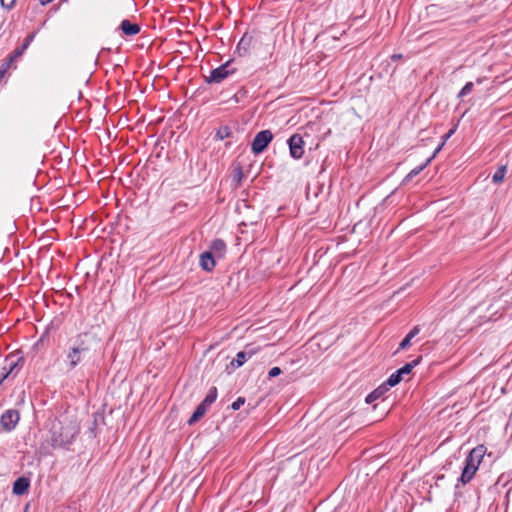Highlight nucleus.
Wrapping results in <instances>:
<instances>
[{
    "label": "nucleus",
    "mask_w": 512,
    "mask_h": 512,
    "mask_svg": "<svg viewBox=\"0 0 512 512\" xmlns=\"http://www.w3.org/2000/svg\"><path fill=\"white\" fill-rule=\"evenodd\" d=\"M290 155L294 159L302 158L304 154V140L301 135L293 134L287 141Z\"/></svg>",
    "instance_id": "6"
},
{
    "label": "nucleus",
    "mask_w": 512,
    "mask_h": 512,
    "mask_svg": "<svg viewBox=\"0 0 512 512\" xmlns=\"http://www.w3.org/2000/svg\"><path fill=\"white\" fill-rule=\"evenodd\" d=\"M434 158H435L434 155H431L429 158H427V160L422 165H419V166L415 167L414 169H412L408 173V175L405 177V181H408V180L412 179L413 177L417 176L421 171H423L430 164V162Z\"/></svg>",
    "instance_id": "17"
},
{
    "label": "nucleus",
    "mask_w": 512,
    "mask_h": 512,
    "mask_svg": "<svg viewBox=\"0 0 512 512\" xmlns=\"http://www.w3.org/2000/svg\"><path fill=\"white\" fill-rule=\"evenodd\" d=\"M258 349L252 346H246L243 350V353L246 354L247 359H250L253 355L257 353Z\"/></svg>",
    "instance_id": "28"
},
{
    "label": "nucleus",
    "mask_w": 512,
    "mask_h": 512,
    "mask_svg": "<svg viewBox=\"0 0 512 512\" xmlns=\"http://www.w3.org/2000/svg\"><path fill=\"white\" fill-rule=\"evenodd\" d=\"M472 88H473V83L467 82L464 85V87L461 89V91L459 92V97H464V96L468 95L472 91Z\"/></svg>",
    "instance_id": "27"
},
{
    "label": "nucleus",
    "mask_w": 512,
    "mask_h": 512,
    "mask_svg": "<svg viewBox=\"0 0 512 512\" xmlns=\"http://www.w3.org/2000/svg\"><path fill=\"white\" fill-rule=\"evenodd\" d=\"M84 335H78L73 345L68 349L66 358L68 367L73 370L82 361V355L89 351V347L86 345Z\"/></svg>",
    "instance_id": "1"
},
{
    "label": "nucleus",
    "mask_w": 512,
    "mask_h": 512,
    "mask_svg": "<svg viewBox=\"0 0 512 512\" xmlns=\"http://www.w3.org/2000/svg\"><path fill=\"white\" fill-rule=\"evenodd\" d=\"M388 391V389L386 388V385L382 384L380 385L378 388H376L375 390H373L371 393H369L367 396H366V399L365 401L370 404L372 402H374L375 400L383 397V395Z\"/></svg>",
    "instance_id": "15"
},
{
    "label": "nucleus",
    "mask_w": 512,
    "mask_h": 512,
    "mask_svg": "<svg viewBox=\"0 0 512 512\" xmlns=\"http://www.w3.org/2000/svg\"><path fill=\"white\" fill-rule=\"evenodd\" d=\"M245 403V399L243 397H238L232 404L231 408L233 410H239L240 407Z\"/></svg>",
    "instance_id": "29"
},
{
    "label": "nucleus",
    "mask_w": 512,
    "mask_h": 512,
    "mask_svg": "<svg viewBox=\"0 0 512 512\" xmlns=\"http://www.w3.org/2000/svg\"><path fill=\"white\" fill-rule=\"evenodd\" d=\"M217 395V388L211 387L202 402L210 407L216 401Z\"/></svg>",
    "instance_id": "19"
},
{
    "label": "nucleus",
    "mask_w": 512,
    "mask_h": 512,
    "mask_svg": "<svg viewBox=\"0 0 512 512\" xmlns=\"http://www.w3.org/2000/svg\"><path fill=\"white\" fill-rule=\"evenodd\" d=\"M454 132H455V128L450 129L445 135H443L442 142L438 145V147L435 149L434 153L432 154V155H434V157L441 151V149L445 145L446 141L454 134Z\"/></svg>",
    "instance_id": "24"
},
{
    "label": "nucleus",
    "mask_w": 512,
    "mask_h": 512,
    "mask_svg": "<svg viewBox=\"0 0 512 512\" xmlns=\"http://www.w3.org/2000/svg\"><path fill=\"white\" fill-rule=\"evenodd\" d=\"M420 332L419 326H414L399 344V349L404 350L410 346L411 340Z\"/></svg>",
    "instance_id": "14"
},
{
    "label": "nucleus",
    "mask_w": 512,
    "mask_h": 512,
    "mask_svg": "<svg viewBox=\"0 0 512 512\" xmlns=\"http://www.w3.org/2000/svg\"><path fill=\"white\" fill-rule=\"evenodd\" d=\"M280 374H281V369L279 367H273L268 372V375L270 378L276 377Z\"/></svg>",
    "instance_id": "31"
},
{
    "label": "nucleus",
    "mask_w": 512,
    "mask_h": 512,
    "mask_svg": "<svg viewBox=\"0 0 512 512\" xmlns=\"http://www.w3.org/2000/svg\"><path fill=\"white\" fill-rule=\"evenodd\" d=\"M230 63V61H227L219 67L211 70L209 76L206 77V82L209 84L221 83L229 75L233 74L235 69H230Z\"/></svg>",
    "instance_id": "3"
},
{
    "label": "nucleus",
    "mask_w": 512,
    "mask_h": 512,
    "mask_svg": "<svg viewBox=\"0 0 512 512\" xmlns=\"http://www.w3.org/2000/svg\"><path fill=\"white\" fill-rule=\"evenodd\" d=\"M401 58H402V54H393L391 56V59L394 60V61L399 60Z\"/></svg>",
    "instance_id": "33"
},
{
    "label": "nucleus",
    "mask_w": 512,
    "mask_h": 512,
    "mask_svg": "<svg viewBox=\"0 0 512 512\" xmlns=\"http://www.w3.org/2000/svg\"><path fill=\"white\" fill-rule=\"evenodd\" d=\"M4 75H5V73H3V70H0V82L2 81Z\"/></svg>",
    "instance_id": "35"
},
{
    "label": "nucleus",
    "mask_w": 512,
    "mask_h": 512,
    "mask_svg": "<svg viewBox=\"0 0 512 512\" xmlns=\"http://www.w3.org/2000/svg\"><path fill=\"white\" fill-rule=\"evenodd\" d=\"M120 29L125 35L133 36L140 32V26L125 19L120 24Z\"/></svg>",
    "instance_id": "11"
},
{
    "label": "nucleus",
    "mask_w": 512,
    "mask_h": 512,
    "mask_svg": "<svg viewBox=\"0 0 512 512\" xmlns=\"http://www.w3.org/2000/svg\"><path fill=\"white\" fill-rule=\"evenodd\" d=\"M20 58L19 56H15V52L13 51L4 61L3 63L0 65V70H3V73H6L7 70L10 68V66L12 65V63L16 60Z\"/></svg>",
    "instance_id": "21"
},
{
    "label": "nucleus",
    "mask_w": 512,
    "mask_h": 512,
    "mask_svg": "<svg viewBox=\"0 0 512 512\" xmlns=\"http://www.w3.org/2000/svg\"><path fill=\"white\" fill-rule=\"evenodd\" d=\"M208 408H209L208 405H206L203 402H201L196 407L195 411L193 412V414L189 418L188 424L192 425V424L196 423L198 420H200V418H202L205 415V413L207 412Z\"/></svg>",
    "instance_id": "13"
},
{
    "label": "nucleus",
    "mask_w": 512,
    "mask_h": 512,
    "mask_svg": "<svg viewBox=\"0 0 512 512\" xmlns=\"http://www.w3.org/2000/svg\"><path fill=\"white\" fill-rule=\"evenodd\" d=\"M30 482L27 478L20 477L13 484V493L16 495H23L27 492Z\"/></svg>",
    "instance_id": "12"
},
{
    "label": "nucleus",
    "mask_w": 512,
    "mask_h": 512,
    "mask_svg": "<svg viewBox=\"0 0 512 512\" xmlns=\"http://www.w3.org/2000/svg\"><path fill=\"white\" fill-rule=\"evenodd\" d=\"M35 36H36V32H33V33L29 34V35L25 38V40H24L23 44H22L20 47H17V48L14 50V52H15V56H19V57H21V56L24 54V52L28 49V47L30 46V44L33 42V40H34Z\"/></svg>",
    "instance_id": "16"
},
{
    "label": "nucleus",
    "mask_w": 512,
    "mask_h": 512,
    "mask_svg": "<svg viewBox=\"0 0 512 512\" xmlns=\"http://www.w3.org/2000/svg\"><path fill=\"white\" fill-rule=\"evenodd\" d=\"M231 135V130L228 126H222L216 131V138L223 140Z\"/></svg>",
    "instance_id": "25"
},
{
    "label": "nucleus",
    "mask_w": 512,
    "mask_h": 512,
    "mask_svg": "<svg viewBox=\"0 0 512 512\" xmlns=\"http://www.w3.org/2000/svg\"><path fill=\"white\" fill-rule=\"evenodd\" d=\"M421 359H422L421 356L417 357L413 361L406 363L403 367L398 369L396 372L399 373V375L401 377H403V375H407V374L411 373L412 369L414 367H416L421 362Z\"/></svg>",
    "instance_id": "18"
},
{
    "label": "nucleus",
    "mask_w": 512,
    "mask_h": 512,
    "mask_svg": "<svg viewBox=\"0 0 512 512\" xmlns=\"http://www.w3.org/2000/svg\"><path fill=\"white\" fill-rule=\"evenodd\" d=\"M6 379L0 374V385L5 381Z\"/></svg>",
    "instance_id": "36"
},
{
    "label": "nucleus",
    "mask_w": 512,
    "mask_h": 512,
    "mask_svg": "<svg viewBox=\"0 0 512 512\" xmlns=\"http://www.w3.org/2000/svg\"><path fill=\"white\" fill-rule=\"evenodd\" d=\"M10 0H7V2H9Z\"/></svg>",
    "instance_id": "37"
},
{
    "label": "nucleus",
    "mask_w": 512,
    "mask_h": 512,
    "mask_svg": "<svg viewBox=\"0 0 512 512\" xmlns=\"http://www.w3.org/2000/svg\"><path fill=\"white\" fill-rule=\"evenodd\" d=\"M16 0H0L1 6L4 9L11 10L15 5Z\"/></svg>",
    "instance_id": "30"
},
{
    "label": "nucleus",
    "mask_w": 512,
    "mask_h": 512,
    "mask_svg": "<svg viewBox=\"0 0 512 512\" xmlns=\"http://www.w3.org/2000/svg\"><path fill=\"white\" fill-rule=\"evenodd\" d=\"M23 365L22 357L15 355H8L5 359V364L0 371V374L7 379L10 375L15 376Z\"/></svg>",
    "instance_id": "4"
},
{
    "label": "nucleus",
    "mask_w": 512,
    "mask_h": 512,
    "mask_svg": "<svg viewBox=\"0 0 512 512\" xmlns=\"http://www.w3.org/2000/svg\"><path fill=\"white\" fill-rule=\"evenodd\" d=\"M52 0H40L42 5L50 3Z\"/></svg>",
    "instance_id": "34"
},
{
    "label": "nucleus",
    "mask_w": 512,
    "mask_h": 512,
    "mask_svg": "<svg viewBox=\"0 0 512 512\" xmlns=\"http://www.w3.org/2000/svg\"><path fill=\"white\" fill-rule=\"evenodd\" d=\"M272 139L273 134L270 130H262L258 132L251 143L252 152L254 154L262 153L267 148Z\"/></svg>",
    "instance_id": "2"
},
{
    "label": "nucleus",
    "mask_w": 512,
    "mask_h": 512,
    "mask_svg": "<svg viewBox=\"0 0 512 512\" xmlns=\"http://www.w3.org/2000/svg\"><path fill=\"white\" fill-rule=\"evenodd\" d=\"M55 431H54V435H53V443L55 445H59V446H62V445H65V444H69L71 442V438H72V435L70 437H68V435L65 436V438H62V435H60L59 437H57L55 435Z\"/></svg>",
    "instance_id": "26"
},
{
    "label": "nucleus",
    "mask_w": 512,
    "mask_h": 512,
    "mask_svg": "<svg viewBox=\"0 0 512 512\" xmlns=\"http://www.w3.org/2000/svg\"><path fill=\"white\" fill-rule=\"evenodd\" d=\"M253 38L252 36L248 34H244L242 38L240 39L236 51L239 56H246L248 55L251 45H252Z\"/></svg>",
    "instance_id": "10"
},
{
    "label": "nucleus",
    "mask_w": 512,
    "mask_h": 512,
    "mask_svg": "<svg viewBox=\"0 0 512 512\" xmlns=\"http://www.w3.org/2000/svg\"><path fill=\"white\" fill-rule=\"evenodd\" d=\"M20 419L19 412L17 410H7L1 416V424L2 426L10 431L15 428L16 424Z\"/></svg>",
    "instance_id": "7"
},
{
    "label": "nucleus",
    "mask_w": 512,
    "mask_h": 512,
    "mask_svg": "<svg viewBox=\"0 0 512 512\" xmlns=\"http://www.w3.org/2000/svg\"><path fill=\"white\" fill-rule=\"evenodd\" d=\"M477 451H478L477 447L473 448L470 453L471 458L470 459L467 458V460H466V465L463 468V471L459 478V480L463 484L468 483L473 478V476L475 475V472L477 471L478 465H480V459L477 461V465L473 464V455H475L477 453Z\"/></svg>",
    "instance_id": "5"
},
{
    "label": "nucleus",
    "mask_w": 512,
    "mask_h": 512,
    "mask_svg": "<svg viewBox=\"0 0 512 512\" xmlns=\"http://www.w3.org/2000/svg\"><path fill=\"white\" fill-rule=\"evenodd\" d=\"M209 251L218 260L223 259L227 253V245L222 239H214L209 244Z\"/></svg>",
    "instance_id": "9"
},
{
    "label": "nucleus",
    "mask_w": 512,
    "mask_h": 512,
    "mask_svg": "<svg viewBox=\"0 0 512 512\" xmlns=\"http://www.w3.org/2000/svg\"><path fill=\"white\" fill-rule=\"evenodd\" d=\"M506 174V166H500L492 176V181L496 184L503 181Z\"/></svg>",
    "instance_id": "22"
},
{
    "label": "nucleus",
    "mask_w": 512,
    "mask_h": 512,
    "mask_svg": "<svg viewBox=\"0 0 512 512\" xmlns=\"http://www.w3.org/2000/svg\"><path fill=\"white\" fill-rule=\"evenodd\" d=\"M402 380V377L399 375V373L394 372L392 373L389 378L386 380L384 385H386V388L389 389L390 387H394L397 384H399Z\"/></svg>",
    "instance_id": "20"
},
{
    "label": "nucleus",
    "mask_w": 512,
    "mask_h": 512,
    "mask_svg": "<svg viewBox=\"0 0 512 512\" xmlns=\"http://www.w3.org/2000/svg\"><path fill=\"white\" fill-rule=\"evenodd\" d=\"M247 361L246 354L243 351L237 353L236 358L232 360L231 365L237 368L241 367Z\"/></svg>",
    "instance_id": "23"
},
{
    "label": "nucleus",
    "mask_w": 512,
    "mask_h": 512,
    "mask_svg": "<svg viewBox=\"0 0 512 512\" xmlns=\"http://www.w3.org/2000/svg\"><path fill=\"white\" fill-rule=\"evenodd\" d=\"M217 260L218 259L213 256L211 251L207 250L200 254L199 265L204 271L211 272L215 268Z\"/></svg>",
    "instance_id": "8"
},
{
    "label": "nucleus",
    "mask_w": 512,
    "mask_h": 512,
    "mask_svg": "<svg viewBox=\"0 0 512 512\" xmlns=\"http://www.w3.org/2000/svg\"><path fill=\"white\" fill-rule=\"evenodd\" d=\"M242 177H243V174H242V169L241 168H238L236 170V174L234 176L235 179H237V182L240 183L241 180H242Z\"/></svg>",
    "instance_id": "32"
}]
</instances>
